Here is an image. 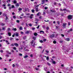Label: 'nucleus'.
<instances>
[{"label":"nucleus","mask_w":73,"mask_h":73,"mask_svg":"<svg viewBox=\"0 0 73 73\" xmlns=\"http://www.w3.org/2000/svg\"><path fill=\"white\" fill-rule=\"evenodd\" d=\"M72 17H73L72 15H69L68 16L67 18L68 19H69V20H71V19H72Z\"/></svg>","instance_id":"nucleus-1"},{"label":"nucleus","mask_w":73,"mask_h":73,"mask_svg":"<svg viewBox=\"0 0 73 73\" xmlns=\"http://www.w3.org/2000/svg\"><path fill=\"white\" fill-rule=\"evenodd\" d=\"M67 24V23H63V24L62 25L63 27V28H66L65 26H66V25Z\"/></svg>","instance_id":"nucleus-2"},{"label":"nucleus","mask_w":73,"mask_h":73,"mask_svg":"<svg viewBox=\"0 0 73 73\" xmlns=\"http://www.w3.org/2000/svg\"><path fill=\"white\" fill-rule=\"evenodd\" d=\"M50 38H53L54 37V34H52V35H51L50 36Z\"/></svg>","instance_id":"nucleus-3"},{"label":"nucleus","mask_w":73,"mask_h":73,"mask_svg":"<svg viewBox=\"0 0 73 73\" xmlns=\"http://www.w3.org/2000/svg\"><path fill=\"white\" fill-rule=\"evenodd\" d=\"M65 40L66 41H70V38H66Z\"/></svg>","instance_id":"nucleus-4"},{"label":"nucleus","mask_w":73,"mask_h":73,"mask_svg":"<svg viewBox=\"0 0 73 73\" xmlns=\"http://www.w3.org/2000/svg\"><path fill=\"white\" fill-rule=\"evenodd\" d=\"M29 32H30V31H26V32H25V34H28V33H29Z\"/></svg>","instance_id":"nucleus-5"},{"label":"nucleus","mask_w":73,"mask_h":73,"mask_svg":"<svg viewBox=\"0 0 73 73\" xmlns=\"http://www.w3.org/2000/svg\"><path fill=\"white\" fill-rule=\"evenodd\" d=\"M50 11L51 12H56V11H55V10H52V9H50Z\"/></svg>","instance_id":"nucleus-6"},{"label":"nucleus","mask_w":73,"mask_h":73,"mask_svg":"<svg viewBox=\"0 0 73 73\" xmlns=\"http://www.w3.org/2000/svg\"><path fill=\"white\" fill-rule=\"evenodd\" d=\"M40 33H42V34H44V32L43 31H40Z\"/></svg>","instance_id":"nucleus-7"},{"label":"nucleus","mask_w":73,"mask_h":73,"mask_svg":"<svg viewBox=\"0 0 73 73\" xmlns=\"http://www.w3.org/2000/svg\"><path fill=\"white\" fill-rule=\"evenodd\" d=\"M34 36H37V35H38V34H37V33H34Z\"/></svg>","instance_id":"nucleus-8"},{"label":"nucleus","mask_w":73,"mask_h":73,"mask_svg":"<svg viewBox=\"0 0 73 73\" xmlns=\"http://www.w3.org/2000/svg\"><path fill=\"white\" fill-rule=\"evenodd\" d=\"M0 24L1 25H2V26H4V25H5V24L4 23H0Z\"/></svg>","instance_id":"nucleus-9"},{"label":"nucleus","mask_w":73,"mask_h":73,"mask_svg":"<svg viewBox=\"0 0 73 73\" xmlns=\"http://www.w3.org/2000/svg\"><path fill=\"white\" fill-rule=\"evenodd\" d=\"M36 12H38V7H36Z\"/></svg>","instance_id":"nucleus-10"},{"label":"nucleus","mask_w":73,"mask_h":73,"mask_svg":"<svg viewBox=\"0 0 73 73\" xmlns=\"http://www.w3.org/2000/svg\"><path fill=\"white\" fill-rule=\"evenodd\" d=\"M42 3H41L42 4H43L44 3V2H45V0H43L42 1Z\"/></svg>","instance_id":"nucleus-11"},{"label":"nucleus","mask_w":73,"mask_h":73,"mask_svg":"<svg viewBox=\"0 0 73 73\" xmlns=\"http://www.w3.org/2000/svg\"><path fill=\"white\" fill-rule=\"evenodd\" d=\"M15 36H19V34H18V33L15 34Z\"/></svg>","instance_id":"nucleus-12"},{"label":"nucleus","mask_w":73,"mask_h":73,"mask_svg":"<svg viewBox=\"0 0 73 73\" xmlns=\"http://www.w3.org/2000/svg\"><path fill=\"white\" fill-rule=\"evenodd\" d=\"M22 9H23L22 8H19V12H20V11H22Z\"/></svg>","instance_id":"nucleus-13"},{"label":"nucleus","mask_w":73,"mask_h":73,"mask_svg":"<svg viewBox=\"0 0 73 73\" xmlns=\"http://www.w3.org/2000/svg\"><path fill=\"white\" fill-rule=\"evenodd\" d=\"M12 30H13V31H16L17 29L16 28H13L12 29Z\"/></svg>","instance_id":"nucleus-14"},{"label":"nucleus","mask_w":73,"mask_h":73,"mask_svg":"<svg viewBox=\"0 0 73 73\" xmlns=\"http://www.w3.org/2000/svg\"><path fill=\"white\" fill-rule=\"evenodd\" d=\"M27 57H28V55H26L24 56V58H27Z\"/></svg>","instance_id":"nucleus-15"},{"label":"nucleus","mask_w":73,"mask_h":73,"mask_svg":"<svg viewBox=\"0 0 73 73\" xmlns=\"http://www.w3.org/2000/svg\"><path fill=\"white\" fill-rule=\"evenodd\" d=\"M14 45H15L16 46H18V44L17 43H14Z\"/></svg>","instance_id":"nucleus-16"},{"label":"nucleus","mask_w":73,"mask_h":73,"mask_svg":"<svg viewBox=\"0 0 73 73\" xmlns=\"http://www.w3.org/2000/svg\"><path fill=\"white\" fill-rule=\"evenodd\" d=\"M6 42L7 43V44H9V43L8 42V40H6Z\"/></svg>","instance_id":"nucleus-17"},{"label":"nucleus","mask_w":73,"mask_h":73,"mask_svg":"<svg viewBox=\"0 0 73 73\" xmlns=\"http://www.w3.org/2000/svg\"><path fill=\"white\" fill-rule=\"evenodd\" d=\"M39 21V20H38V19L35 18V21Z\"/></svg>","instance_id":"nucleus-18"},{"label":"nucleus","mask_w":73,"mask_h":73,"mask_svg":"<svg viewBox=\"0 0 73 73\" xmlns=\"http://www.w3.org/2000/svg\"><path fill=\"white\" fill-rule=\"evenodd\" d=\"M8 35H9V36H11V34L10 33H8Z\"/></svg>","instance_id":"nucleus-19"},{"label":"nucleus","mask_w":73,"mask_h":73,"mask_svg":"<svg viewBox=\"0 0 73 73\" xmlns=\"http://www.w3.org/2000/svg\"><path fill=\"white\" fill-rule=\"evenodd\" d=\"M52 63H53V64H56V62L55 61H54L52 62Z\"/></svg>","instance_id":"nucleus-20"},{"label":"nucleus","mask_w":73,"mask_h":73,"mask_svg":"<svg viewBox=\"0 0 73 73\" xmlns=\"http://www.w3.org/2000/svg\"><path fill=\"white\" fill-rule=\"evenodd\" d=\"M31 12H32V13H34V12H35V10L32 9L31 10Z\"/></svg>","instance_id":"nucleus-21"},{"label":"nucleus","mask_w":73,"mask_h":73,"mask_svg":"<svg viewBox=\"0 0 73 73\" xmlns=\"http://www.w3.org/2000/svg\"><path fill=\"white\" fill-rule=\"evenodd\" d=\"M64 42V41L62 40H60L59 42L60 44H61V43H62Z\"/></svg>","instance_id":"nucleus-22"},{"label":"nucleus","mask_w":73,"mask_h":73,"mask_svg":"<svg viewBox=\"0 0 73 73\" xmlns=\"http://www.w3.org/2000/svg\"><path fill=\"white\" fill-rule=\"evenodd\" d=\"M16 3H17V1H16V0H14L13 1V3L15 4Z\"/></svg>","instance_id":"nucleus-23"},{"label":"nucleus","mask_w":73,"mask_h":73,"mask_svg":"<svg viewBox=\"0 0 73 73\" xmlns=\"http://www.w3.org/2000/svg\"><path fill=\"white\" fill-rule=\"evenodd\" d=\"M16 7H19V4L18 3L16 4L15 6Z\"/></svg>","instance_id":"nucleus-24"},{"label":"nucleus","mask_w":73,"mask_h":73,"mask_svg":"<svg viewBox=\"0 0 73 73\" xmlns=\"http://www.w3.org/2000/svg\"><path fill=\"white\" fill-rule=\"evenodd\" d=\"M27 9H24L23 10V12H27Z\"/></svg>","instance_id":"nucleus-25"},{"label":"nucleus","mask_w":73,"mask_h":73,"mask_svg":"<svg viewBox=\"0 0 73 73\" xmlns=\"http://www.w3.org/2000/svg\"><path fill=\"white\" fill-rule=\"evenodd\" d=\"M33 40H36V37L33 36Z\"/></svg>","instance_id":"nucleus-26"},{"label":"nucleus","mask_w":73,"mask_h":73,"mask_svg":"<svg viewBox=\"0 0 73 73\" xmlns=\"http://www.w3.org/2000/svg\"><path fill=\"white\" fill-rule=\"evenodd\" d=\"M34 40H32L31 42V43L32 44H33V43H34Z\"/></svg>","instance_id":"nucleus-27"},{"label":"nucleus","mask_w":73,"mask_h":73,"mask_svg":"<svg viewBox=\"0 0 73 73\" xmlns=\"http://www.w3.org/2000/svg\"><path fill=\"white\" fill-rule=\"evenodd\" d=\"M39 42L41 43H43V42H43V41H42V40H40L39 41Z\"/></svg>","instance_id":"nucleus-28"},{"label":"nucleus","mask_w":73,"mask_h":73,"mask_svg":"<svg viewBox=\"0 0 73 73\" xmlns=\"http://www.w3.org/2000/svg\"><path fill=\"white\" fill-rule=\"evenodd\" d=\"M5 27H2V30L4 31V30H5Z\"/></svg>","instance_id":"nucleus-29"},{"label":"nucleus","mask_w":73,"mask_h":73,"mask_svg":"<svg viewBox=\"0 0 73 73\" xmlns=\"http://www.w3.org/2000/svg\"><path fill=\"white\" fill-rule=\"evenodd\" d=\"M40 12H38L37 14L36 15L37 16H40V15H39V14H40Z\"/></svg>","instance_id":"nucleus-30"},{"label":"nucleus","mask_w":73,"mask_h":73,"mask_svg":"<svg viewBox=\"0 0 73 73\" xmlns=\"http://www.w3.org/2000/svg\"><path fill=\"white\" fill-rule=\"evenodd\" d=\"M23 38L24 40H25L26 39V36H23Z\"/></svg>","instance_id":"nucleus-31"},{"label":"nucleus","mask_w":73,"mask_h":73,"mask_svg":"<svg viewBox=\"0 0 73 73\" xmlns=\"http://www.w3.org/2000/svg\"><path fill=\"white\" fill-rule=\"evenodd\" d=\"M47 64L48 65H49V66H50V63H49L48 62H47Z\"/></svg>","instance_id":"nucleus-32"},{"label":"nucleus","mask_w":73,"mask_h":73,"mask_svg":"<svg viewBox=\"0 0 73 73\" xmlns=\"http://www.w3.org/2000/svg\"><path fill=\"white\" fill-rule=\"evenodd\" d=\"M57 24H58V25H60V22L58 21H57Z\"/></svg>","instance_id":"nucleus-33"},{"label":"nucleus","mask_w":73,"mask_h":73,"mask_svg":"<svg viewBox=\"0 0 73 73\" xmlns=\"http://www.w3.org/2000/svg\"><path fill=\"white\" fill-rule=\"evenodd\" d=\"M13 48L14 50H16V47H13Z\"/></svg>","instance_id":"nucleus-34"},{"label":"nucleus","mask_w":73,"mask_h":73,"mask_svg":"<svg viewBox=\"0 0 73 73\" xmlns=\"http://www.w3.org/2000/svg\"><path fill=\"white\" fill-rule=\"evenodd\" d=\"M60 26H56V28L57 29H58V28H59Z\"/></svg>","instance_id":"nucleus-35"},{"label":"nucleus","mask_w":73,"mask_h":73,"mask_svg":"<svg viewBox=\"0 0 73 73\" xmlns=\"http://www.w3.org/2000/svg\"><path fill=\"white\" fill-rule=\"evenodd\" d=\"M53 42L54 44H56V41L55 40H54L53 41Z\"/></svg>","instance_id":"nucleus-36"},{"label":"nucleus","mask_w":73,"mask_h":73,"mask_svg":"<svg viewBox=\"0 0 73 73\" xmlns=\"http://www.w3.org/2000/svg\"><path fill=\"white\" fill-rule=\"evenodd\" d=\"M9 39L10 40H13V38H10Z\"/></svg>","instance_id":"nucleus-37"},{"label":"nucleus","mask_w":73,"mask_h":73,"mask_svg":"<svg viewBox=\"0 0 73 73\" xmlns=\"http://www.w3.org/2000/svg\"><path fill=\"white\" fill-rule=\"evenodd\" d=\"M25 51H26V52H28L29 51V50L28 49H26V50H25Z\"/></svg>","instance_id":"nucleus-38"},{"label":"nucleus","mask_w":73,"mask_h":73,"mask_svg":"<svg viewBox=\"0 0 73 73\" xmlns=\"http://www.w3.org/2000/svg\"><path fill=\"white\" fill-rule=\"evenodd\" d=\"M15 45V43H13L11 44V46H13Z\"/></svg>","instance_id":"nucleus-39"},{"label":"nucleus","mask_w":73,"mask_h":73,"mask_svg":"<svg viewBox=\"0 0 73 73\" xmlns=\"http://www.w3.org/2000/svg\"><path fill=\"white\" fill-rule=\"evenodd\" d=\"M19 29L20 30H22L23 29V28H22V27H21L20 28H19Z\"/></svg>","instance_id":"nucleus-40"},{"label":"nucleus","mask_w":73,"mask_h":73,"mask_svg":"<svg viewBox=\"0 0 73 73\" xmlns=\"http://www.w3.org/2000/svg\"><path fill=\"white\" fill-rule=\"evenodd\" d=\"M46 59L47 60H49V56H47L46 58Z\"/></svg>","instance_id":"nucleus-41"},{"label":"nucleus","mask_w":73,"mask_h":73,"mask_svg":"<svg viewBox=\"0 0 73 73\" xmlns=\"http://www.w3.org/2000/svg\"><path fill=\"white\" fill-rule=\"evenodd\" d=\"M12 66H13V67L14 68V67H15V65L14 64H13Z\"/></svg>","instance_id":"nucleus-42"},{"label":"nucleus","mask_w":73,"mask_h":73,"mask_svg":"<svg viewBox=\"0 0 73 73\" xmlns=\"http://www.w3.org/2000/svg\"><path fill=\"white\" fill-rule=\"evenodd\" d=\"M28 25H29L30 27H32V24H29Z\"/></svg>","instance_id":"nucleus-43"},{"label":"nucleus","mask_w":73,"mask_h":73,"mask_svg":"<svg viewBox=\"0 0 73 73\" xmlns=\"http://www.w3.org/2000/svg\"><path fill=\"white\" fill-rule=\"evenodd\" d=\"M10 1H11L10 0H7V3H9V2H10Z\"/></svg>","instance_id":"nucleus-44"},{"label":"nucleus","mask_w":73,"mask_h":73,"mask_svg":"<svg viewBox=\"0 0 73 73\" xmlns=\"http://www.w3.org/2000/svg\"><path fill=\"white\" fill-rule=\"evenodd\" d=\"M68 25L69 26L70 25V22H68Z\"/></svg>","instance_id":"nucleus-45"},{"label":"nucleus","mask_w":73,"mask_h":73,"mask_svg":"<svg viewBox=\"0 0 73 73\" xmlns=\"http://www.w3.org/2000/svg\"><path fill=\"white\" fill-rule=\"evenodd\" d=\"M32 29L33 30H35V27H33L32 28Z\"/></svg>","instance_id":"nucleus-46"},{"label":"nucleus","mask_w":73,"mask_h":73,"mask_svg":"<svg viewBox=\"0 0 73 73\" xmlns=\"http://www.w3.org/2000/svg\"><path fill=\"white\" fill-rule=\"evenodd\" d=\"M19 55L20 56H23V54L21 53H20L19 54Z\"/></svg>","instance_id":"nucleus-47"},{"label":"nucleus","mask_w":73,"mask_h":73,"mask_svg":"<svg viewBox=\"0 0 73 73\" xmlns=\"http://www.w3.org/2000/svg\"><path fill=\"white\" fill-rule=\"evenodd\" d=\"M43 41H46V39H44L43 40Z\"/></svg>","instance_id":"nucleus-48"},{"label":"nucleus","mask_w":73,"mask_h":73,"mask_svg":"<svg viewBox=\"0 0 73 73\" xmlns=\"http://www.w3.org/2000/svg\"><path fill=\"white\" fill-rule=\"evenodd\" d=\"M63 11H66V8H65V9H63Z\"/></svg>","instance_id":"nucleus-49"},{"label":"nucleus","mask_w":73,"mask_h":73,"mask_svg":"<svg viewBox=\"0 0 73 73\" xmlns=\"http://www.w3.org/2000/svg\"><path fill=\"white\" fill-rule=\"evenodd\" d=\"M13 19H16V16H13Z\"/></svg>","instance_id":"nucleus-50"},{"label":"nucleus","mask_w":73,"mask_h":73,"mask_svg":"<svg viewBox=\"0 0 73 73\" xmlns=\"http://www.w3.org/2000/svg\"><path fill=\"white\" fill-rule=\"evenodd\" d=\"M46 52L47 53H49V51L48 50H46Z\"/></svg>","instance_id":"nucleus-51"},{"label":"nucleus","mask_w":73,"mask_h":73,"mask_svg":"<svg viewBox=\"0 0 73 73\" xmlns=\"http://www.w3.org/2000/svg\"><path fill=\"white\" fill-rule=\"evenodd\" d=\"M49 27H47L46 28V30H49Z\"/></svg>","instance_id":"nucleus-52"},{"label":"nucleus","mask_w":73,"mask_h":73,"mask_svg":"<svg viewBox=\"0 0 73 73\" xmlns=\"http://www.w3.org/2000/svg\"><path fill=\"white\" fill-rule=\"evenodd\" d=\"M39 27H40V25H38V26L36 27L37 29H38L39 28Z\"/></svg>","instance_id":"nucleus-53"},{"label":"nucleus","mask_w":73,"mask_h":73,"mask_svg":"<svg viewBox=\"0 0 73 73\" xmlns=\"http://www.w3.org/2000/svg\"><path fill=\"white\" fill-rule=\"evenodd\" d=\"M69 30L70 32H71V31H73V29H70Z\"/></svg>","instance_id":"nucleus-54"},{"label":"nucleus","mask_w":73,"mask_h":73,"mask_svg":"<svg viewBox=\"0 0 73 73\" xmlns=\"http://www.w3.org/2000/svg\"><path fill=\"white\" fill-rule=\"evenodd\" d=\"M35 69L36 70H38V68H35Z\"/></svg>","instance_id":"nucleus-55"},{"label":"nucleus","mask_w":73,"mask_h":73,"mask_svg":"<svg viewBox=\"0 0 73 73\" xmlns=\"http://www.w3.org/2000/svg\"><path fill=\"white\" fill-rule=\"evenodd\" d=\"M0 52H1V53H3V50H0Z\"/></svg>","instance_id":"nucleus-56"},{"label":"nucleus","mask_w":73,"mask_h":73,"mask_svg":"<svg viewBox=\"0 0 73 73\" xmlns=\"http://www.w3.org/2000/svg\"><path fill=\"white\" fill-rule=\"evenodd\" d=\"M5 56L6 57H9V55H8L6 54V55Z\"/></svg>","instance_id":"nucleus-57"},{"label":"nucleus","mask_w":73,"mask_h":73,"mask_svg":"<svg viewBox=\"0 0 73 73\" xmlns=\"http://www.w3.org/2000/svg\"><path fill=\"white\" fill-rule=\"evenodd\" d=\"M60 11H61L62 12L63 11V10H62V9H60Z\"/></svg>","instance_id":"nucleus-58"},{"label":"nucleus","mask_w":73,"mask_h":73,"mask_svg":"<svg viewBox=\"0 0 73 73\" xmlns=\"http://www.w3.org/2000/svg\"><path fill=\"white\" fill-rule=\"evenodd\" d=\"M44 9H48V7H44Z\"/></svg>","instance_id":"nucleus-59"},{"label":"nucleus","mask_w":73,"mask_h":73,"mask_svg":"<svg viewBox=\"0 0 73 73\" xmlns=\"http://www.w3.org/2000/svg\"><path fill=\"white\" fill-rule=\"evenodd\" d=\"M42 28H45V26L44 25L43 26Z\"/></svg>","instance_id":"nucleus-60"},{"label":"nucleus","mask_w":73,"mask_h":73,"mask_svg":"<svg viewBox=\"0 0 73 73\" xmlns=\"http://www.w3.org/2000/svg\"><path fill=\"white\" fill-rule=\"evenodd\" d=\"M61 36H62L63 37H64V35L61 34Z\"/></svg>","instance_id":"nucleus-61"},{"label":"nucleus","mask_w":73,"mask_h":73,"mask_svg":"<svg viewBox=\"0 0 73 73\" xmlns=\"http://www.w3.org/2000/svg\"><path fill=\"white\" fill-rule=\"evenodd\" d=\"M54 5H56V4H57V3L56 2H54Z\"/></svg>","instance_id":"nucleus-62"},{"label":"nucleus","mask_w":73,"mask_h":73,"mask_svg":"<svg viewBox=\"0 0 73 73\" xmlns=\"http://www.w3.org/2000/svg\"><path fill=\"white\" fill-rule=\"evenodd\" d=\"M14 7H15V6H14V5H12V8H13Z\"/></svg>","instance_id":"nucleus-63"},{"label":"nucleus","mask_w":73,"mask_h":73,"mask_svg":"<svg viewBox=\"0 0 73 73\" xmlns=\"http://www.w3.org/2000/svg\"><path fill=\"white\" fill-rule=\"evenodd\" d=\"M27 11H28V12H29V9L28 8H27Z\"/></svg>","instance_id":"nucleus-64"}]
</instances>
